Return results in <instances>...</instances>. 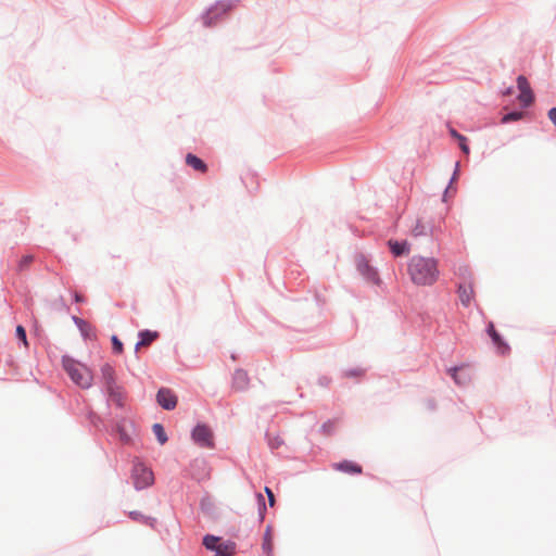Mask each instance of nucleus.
Masks as SVG:
<instances>
[{"label": "nucleus", "mask_w": 556, "mask_h": 556, "mask_svg": "<svg viewBox=\"0 0 556 556\" xmlns=\"http://www.w3.org/2000/svg\"><path fill=\"white\" fill-rule=\"evenodd\" d=\"M549 121L556 126V108H553L547 113Z\"/></svg>", "instance_id": "79ce46f5"}, {"label": "nucleus", "mask_w": 556, "mask_h": 556, "mask_svg": "<svg viewBox=\"0 0 556 556\" xmlns=\"http://www.w3.org/2000/svg\"><path fill=\"white\" fill-rule=\"evenodd\" d=\"M128 517L131 520L144 523V525L149 526L152 529H154L156 523H157L156 518L151 517V516H146V515H143L139 510H130V511H128Z\"/></svg>", "instance_id": "aec40b11"}, {"label": "nucleus", "mask_w": 556, "mask_h": 556, "mask_svg": "<svg viewBox=\"0 0 556 556\" xmlns=\"http://www.w3.org/2000/svg\"><path fill=\"white\" fill-rule=\"evenodd\" d=\"M58 302H59L61 308H63L65 311H70V307L66 304V302L62 295L59 298Z\"/></svg>", "instance_id": "37998d69"}, {"label": "nucleus", "mask_w": 556, "mask_h": 556, "mask_svg": "<svg viewBox=\"0 0 556 556\" xmlns=\"http://www.w3.org/2000/svg\"><path fill=\"white\" fill-rule=\"evenodd\" d=\"M223 541L222 536L206 533L202 539V544L207 551L215 553Z\"/></svg>", "instance_id": "5701e85b"}, {"label": "nucleus", "mask_w": 556, "mask_h": 556, "mask_svg": "<svg viewBox=\"0 0 556 556\" xmlns=\"http://www.w3.org/2000/svg\"><path fill=\"white\" fill-rule=\"evenodd\" d=\"M155 401L161 408L173 410L177 405L178 397L172 389L162 387L156 392Z\"/></svg>", "instance_id": "6e6552de"}, {"label": "nucleus", "mask_w": 556, "mask_h": 556, "mask_svg": "<svg viewBox=\"0 0 556 556\" xmlns=\"http://www.w3.org/2000/svg\"><path fill=\"white\" fill-rule=\"evenodd\" d=\"M511 93H513V88H511V87H510V88H508V89L504 92V94H507V96H509V94H511Z\"/></svg>", "instance_id": "09e8293b"}, {"label": "nucleus", "mask_w": 556, "mask_h": 556, "mask_svg": "<svg viewBox=\"0 0 556 556\" xmlns=\"http://www.w3.org/2000/svg\"><path fill=\"white\" fill-rule=\"evenodd\" d=\"M230 357H231L232 361H236L237 359V354L232 353Z\"/></svg>", "instance_id": "3c124183"}, {"label": "nucleus", "mask_w": 556, "mask_h": 556, "mask_svg": "<svg viewBox=\"0 0 556 556\" xmlns=\"http://www.w3.org/2000/svg\"><path fill=\"white\" fill-rule=\"evenodd\" d=\"M71 319L75 324L76 327L85 325V319L78 317L77 315H72Z\"/></svg>", "instance_id": "a19ab883"}, {"label": "nucleus", "mask_w": 556, "mask_h": 556, "mask_svg": "<svg viewBox=\"0 0 556 556\" xmlns=\"http://www.w3.org/2000/svg\"><path fill=\"white\" fill-rule=\"evenodd\" d=\"M457 294L462 305L468 307L473 296V288L471 285L467 287L465 283H459L457 286Z\"/></svg>", "instance_id": "6ab92c4d"}, {"label": "nucleus", "mask_w": 556, "mask_h": 556, "mask_svg": "<svg viewBox=\"0 0 556 556\" xmlns=\"http://www.w3.org/2000/svg\"><path fill=\"white\" fill-rule=\"evenodd\" d=\"M387 247L394 257H404L407 256L410 252V243L406 239H389L387 241Z\"/></svg>", "instance_id": "9d476101"}, {"label": "nucleus", "mask_w": 556, "mask_h": 556, "mask_svg": "<svg viewBox=\"0 0 556 556\" xmlns=\"http://www.w3.org/2000/svg\"><path fill=\"white\" fill-rule=\"evenodd\" d=\"M517 86L519 89V102L523 108L530 106L534 101V94L528 79L522 75L518 76Z\"/></svg>", "instance_id": "1a4fd4ad"}, {"label": "nucleus", "mask_w": 556, "mask_h": 556, "mask_svg": "<svg viewBox=\"0 0 556 556\" xmlns=\"http://www.w3.org/2000/svg\"><path fill=\"white\" fill-rule=\"evenodd\" d=\"M451 134L452 136L455 138V139H459V140H463V139H466L465 137L458 135L454 129L451 130Z\"/></svg>", "instance_id": "49530a36"}, {"label": "nucleus", "mask_w": 556, "mask_h": 556, "mask_svg": "<svg viewBox=\"0 0 556 556\" xmlns=\"http://www.w3.org/2000/svg\"><path fill=\"white\" fill-rule=\"evenodd\" d=\"M412 281L418 286H431L439 277L438 261L434 257L414 255L408 263Z\"/></svg>", "instance_id": "f257e3e1"}, {"label": "nucleus", "mask_w": 556, "mask_h": 556, "mask_svg": "<svg viewBox=\"0 0 556 556\" xmlns=\"http://www.w3.org/2000/svg\"><path fill=\"white\" fill-rule=\"evenodd\" d=\"M185 163L187 166L201 174H204L208 170L207 164L192 152H188L185 155Z\"/></svg>", "instance_id": "4468645a"}, {"label": "nucleus", "mask_w": 556, "mask_h": 556, "mask_svg": "<svg viewBox=\"0 0 556 556\" xmlns=\"http://www.w3.org/2000/svg\"><path fill=\"white\" fill-rule=\"evenodd\" d=\"M41 331H42V330H41V328H40V326H39L38 321H37V320H35V321H34V333H35V336H40V332H41Z\"/></svg>", "instance_id": "c03bdc74"}, {"label": "nucleus", "mask_w": 556, "mask_h": 556, "mask_svg": "<svg viewBox=\"0 0 556 556\" xmlns=\"http://www.w3.org/2000/svg\"><path fill=\"white\" fill-rule=\"evenodd\" d=\"M152 432L160 445H164L168 441V435L162 424L155 422L152 425Z\"/></svg>", "instance_id": "393cba45"}, {"label": "nucleus", "mask_w": 556, "mask_h": 556, "mask_svg": "<svg viewBox=\"0 0 556 556\" xmlns=\"http://www.w3.org/2000/svg\"><path fill=\"white\" fill-rule=\"evenodd\" d=\"M77 329L79 330L80 337L84 341H91L97 339L94 327L85 320L84 326H78Z\"/></svg>", "instance_id": "b1692460"}, {"label": "nucleus", "mask_w": 556, "mask_h": 556, "mask_svg": "<svg viewBox=\"0 0 556 556\" xmlns=\"http://www.w3.org/2000/svg\"><path fill=\"white\" fill-rule=\"evenodd\" d=\"M192 441L201 447H211L214 443L213 431L204 422H198L191 430Z\"/></svg>", "instance_id": "423d86ee"}, {"label": "nucleus", "mask_w": 556, "mask_h": 556, "mask_svg": "<svg viewBox=\"0 0 556 556\" xmlns=\"http://www.w3.org/2000/svg\"><path fill=\"white\" fill-rule=\"evenodd\" d=\"M33 261H34L33 255H30V254L23 255L17 263L16 270L18 273L27 270L29 268L30 264L33 263Z\"/></svg>", "instance_id": "c756f323"}, {"label": "nucleus", "mask_w": 556, "mask_h": 556, "mask_svg": "<svg viewBox=\"0 0 556 556\" xmlns=\"http://www.w3.org/2000/svg\"><path fill=\"white\" fill-rule=\"evenodd\" d=\"M264 491L266 493V495L268 496L269 494L274 493L273 490L269 488V486H265L264 488Z\"/></svg>", "instance_id": "de8ad7c7"}, {"label": "nucleus", "mask_w": 556, "mask_h": 556, "mask_svg": "<svg viewBox=\"0 0 556 556\" xmlns=\"http://www.w3.org/2000/svg\"><path fill=\"white\" fill-rule=\"evenodd\" d=\"M72 299L77 304H80V303L85 302L84 295H81L80 293H78L76 291L72 292Z\"/></svg>", "instance_id": "ea45409f"}, {"label": "nucleus", "mask_w": 556, "mask_h": 556, "mask_svg": "<svg viewBox=\"0 0 556 556\" xmlns=\"http://www.w3.org/2000/svg\"><path fill=\"white\" fill-rule=\"evenodd\" d=\"M458 173H459V162H455V167H454V172H453V175L450 179V182L447 185V187L445 188L443 194H442V201L443 202H447V193H448V190L450 188L452 187L453 182L458 178Z\"/></svg>", "instance_id": "2f4dec72"}, {"label": "nucleus", "mask_w": 556, "mask_h": 556, "mask_svg": "<svg viewBox=\"0 0 556 556\" xmlns=\"http://www.w3.org/2000/svg\"><path fill=\"white\" fill-rule=\"evenodd\" d=\"M522 115H523V113H521V112H511V113H508L505 116H503L502 122L508 123L510 121H517V119H520L522 117Z\"/></svg>", "instance_id": "e433bc0d"}, {"label": "nucleus", "mask_w": 556, "mask_h": 556, "mask_svg": "<svg viewBox=\"0 0 556 556\" xmlns=\"http://www.w3.org/2000/svg\"><path fill=\"white\" fill-rule=\"evenodd\" d=\"M365 368L356 367V368H349L343 370L342 376L345 378H361L364 377L366 374Z\"/></svg>", "instance_id": "7c9ffc66"}, {"label": "nucleus", "mask_w": 556, "mask_h": 556, "mask_svg": "<svg viewBox=\"0 0 556 556\" xmlns=\"http://www.w3.org/2000/svg\"><path fill=\"white\" fill-rule=\"evenodd\" d=\"M434 225L431 222L424 223L421 218H417L415 226L410 232L415 238L432 236L434 233Z\"/></svg>", "instance_id": "2eb2a0df"}, {"label": "nucleus", "mask_w": 556, "mask_h": 556, "mask_svg": "<svg viewBox=\"0 0 556 556\" xmlns=\"http://www.w3.org/2000/svg\"><path fill=\"white\" fill-rule=\"evenodd\" d=\"M355 266L365 280L376 286L382 285L378 268L369 264L365 254L357 253L355 255Z\"/></svg>", "instance_id": "20e7f679"}, {"label": "nucleus", "mask_w": 556, "mask_h": 556, "mask_svg": "<svg viewBox=\"0 0 556 556\" xmlns=\"http://www.w3.org/2000/svg\"><path fill=\"white\" fill-rule=\"evenodd\" d=\"M462 369V366H452L447 368L448 376L454 380L456 384H463L464 380L462 379L459 371Z\"/></svg>", "instance_id": "72a5a7b5"}, {"label": "nucleus", "mask_w": 556, "mask_h": 556, "mask_svg": "<svg viewBox=\"0 0 556 556\" xmlns=\"http://www.w3.org/2000/svg\"><path fill=\"white\" fill-rule=\"evenodd\" d=\"M100 370L104 391L118 386L116 382L115 370L109 363H104Z\"/></svg>", "instance_id": "ddd939ff"}, {"label": "nucleus", "mask_w": 556, "mask_h": 556, "mask_svg": "<svg viewBox=\"0 0 556 556\" xmlns=\"http://www.w3.org/2000/svg\"><path fill=\"white\" fill-rule=\"evenodd\" d=\"M88 417L93 427L99 429L101 426H104L102 418L96 413L91 412Z\"/></svg>", "instance_id": "c9c22d12"}, {"label": "nucleus", "mask_w": 556, "mask_h": 556, "mask_svg": "<svg viewBox=\"0 0 556 556\" xmlns=\"http://www.w3.org/2000/svg\"><path fill=\"white\" fill-rule=\"evenodd\" d=\"M227 11L226 7L224 4H217L213 8H211L207 13L203 16V23L206 27H211L215 24L216 20L222 15L225 14Z\"/></svg>", "instance_id": "f3484780"}, {"label": "nucleus", "mask_w": 556, "mask_h": 556, "mask_svg": "<svg viewBox=\"0 0 556 556\" xmlns=\"http://www.w3.org/2000/svg\"><path fill=\"white\" fill-rule=\"evenodd\" d=\"M249 376L247 370L242 368H237L232 375V387L236 390L242 391L245 390L249 386Z\"/></svg>", "instance_id": "a211bd4d"}, {"label": "nucleus", "mask_w": 556, "mask_h": 556, "mask_svg": "<svg viewBox=\"0 0 556 556\" xmlns=\"http://www.w3.org/2000/svg\"><path fill=\"white\" fill-rule=\"evenodd\" d=\"M458 142H459V149L463 152V154L468 156L470 153L469 141H458Z\"/></svg>", "instance_id": "4c0bfd02"}, {"label": "nucleus", "mask_w": 556, "mask_h": 556, "mask_svg": "<svg viewBox=\"0 0 556 556\" xmlns=\"http://www.w3.org/2000/svg\"><path fill=\"white\" fill-rule=\"evenodd\" d=\"M255 500L257 505L258 521L263 522L267 514V506L264 495L261 492L255 493Z\"/></svg>", "instance_id": "a878e982"}, {"label": "nucleus", "mask_w": 556, "mask_h": 556, "mask_svg": "<svg viewBox=\"0 0 556 556\" xmlns=\"http://www.w3.org/2000/svg\"><path fill=\"white\" fill-rule=\"evenodd\" d=\"M131 479L136 491L148 489L154 483V475L151 468L136 458L131 467Z\"/></svg>", "instance_id": "7ed1b4c3"}, {"label": "nucleus", "mask_w": 556, "mask_h": 556, "mask_svg": "<svg viewBox=\"0 0 556 556\" xmlns=\"http://www.w3.org/2000/svg\"><path fill=\"white\" fill-rule=\"evenodd\" d=\"M15 338L20 342V344H23L24 346H28V340H27V333L26 329L22 325H17L15 328Z\"/></svg>", "instance_id": "473e14b6"}, {"label": "nucleus", "mask_w": 556, "mask_h": 556, "mask_svg": "<svg viewBox=\"0 0 556 556\" xmlns=\"http://www.w3.org/2000/svg\"><path fill=\"white\" fill-rule=\"evenodd\" d=\"M336 419L326 420L319 428V432L325 435H332L336 429Z\"/></svg>", "instance_id": "c85d7f7f"}, {"label": "nucleus", "mask_w": 556, "mask_h": 556, "mask_svg": "<svg viewBox=\"0 0 556 556\" xmlns=\"http://www.w3.org/2000/svg\"><path fill=\"white\" fill-rule=\"evenodd\" d=\"M262 549L265 556H273L274 544H273V528L268 525L263 535Z\"/></svg>", "instance_id": "4be33fe9"}, {"label": "nucleus", "mask_w": 556, "mask_h": 556, "mask_svg": "<svg viewBox=\"0 0 556 556\" xmlns=\"http://www.w3.org/2000/svg\"><path fill=\"white\" fill-rule=\"evenodd\" d=\"M200 508L206 515H212L214 513L215 505L208 495H205L200 500Z\"/></svg>", "instance_id": "bb28decb"}, {"label": "nucleus", "mask_w": 556, "mask_h": 556, "mask_svg": "<svg viewBox=\"0 0 556 556\" xmlns=\"http://www.w3.org/2000/svg\"><path fill=\"white\" fill-rule=\"evenodd\" d=\"M218 547L214 556H233L237 552V543L232 540H224Z\"/></svg>", "instance_id": "412c9836"}, {"label": "nucleus", "mask_w": 556, "mask_h": 556, "mask_svg": "<svg viewBox=\"0 0 556 556\" xmlns=\"http://www.w3.org/2000/svg\"><path fill=\"white\" fill-rule=\"evenodd\" d=\"M138 341L135 345V354L138 356V350L142 345H149L160 337V332L151 329H141L138 331Z\"/></svg>", "instance_id": "f8f14e48"}, {"label": "nucleus", "mask_w": 556, "mask_h": 556, "mask_svg": "<svg viewBox=\"0 0 556 556\" xmlns=\"http://www.w3.org/2000/svg\"><path fill=\"white\" fill-rule=\"evenodd\" d=\"M111 345H112V352L114 354H122L123 351H124V344L123 342L121 341V339L118 338V336L116 334H113L111 337Z\"/></svg>", "instance_id": "f704fd0d"}, {"label": "nucleus", "mask_w": 556, "mask_h": 556, "mask_svg": "<svg viewBox=\"0 0 556 556\" xmlns=\"http://www.w3.org/2000/svg\"><path fill=\"white\" fill-rule=\"evenodd\" d=\"M62 368L77 387L88 390L92 387L93 375L91 369L73 356L65 354L61 358Z\"/></svg>", "instance_id": "f03ea898"}, {"label": "nucleus", "mask_w": 556, "mask_h": 556, "mask_svg": "<svg viewBox=\"0 0 556 556\" xmlns=\"http://www.w3.org/2000/svg\"><path fill=\"white\" fill-rule=\"evenodd\" d=\"M332 467L337 471L352 476L361 475L363 472V467L358 463L351 459H342L338 463H333Z\"/></svg>", "instance_id": "9b49d317"}, {"label": "nucleus", "mask_w": 556, "mask_h": 556, "mask_svg": "<svg viewBox=\"0 0 556 556\" xmlns=\"http://www.w3.org/2000/svg\"><path fill=\"white\" fill-rule=\"evenodd\" d=\"M104 392L108 396V399H106L108 406L110 405V402H113L116 405V407L119 409H123L125 407L124 395H123L122 388L119 386L108 389Z\"/></svg>", "instance_id": "dca6fc26"}, {"label": "nucleus", "mask_w": 556, "mask_h": 556, "mask_svg": "<svg viewBox=\"0 0 556 556\" xmlns=\"http://www.w3.org/2000/svg\"><path fill=\"white\" fill-rule=\"evenodd\" d=\"M265 438L270 450H277L285 443L279 435H271L269 432L265 433Z\"/></svg>", "instance_id": "cd10ccee"}, {"label": "nucleus", "mask_w": 556, "mask_h": 556, "mask_svg": "<svg viewBox=\"0 0 556 556\" xmlns=\"http://www.w3.org/2000/svg\"><path fill=\"white\" fill-rule=\"evenodd\" d=\"M267 498H268L269 506L273 507L275 505V502H276L275 494L274 493L269 494L267 496Z\"/></svg>", "instance_id": "a18cd8bd"}, {"label": "nucleus", "mask_w": 556, "mask_h": 556, "mask_svg": "<svg viewBox=\"0 0 556 556\" xmlns=\"http://www.w3.org/2000/svg\"><path fill=\"white\" fill-rule=\"evenodd\" d=\"M485 332L491 339L496 352L501 355H506L510 352V346L506 339L496 330L493 321H489L485 326Z\"/></svg>", "instance_id": "0eeeda50"}, {"label": "nucleus", "mask_w": 556, "mask_h": 556, "mask_svg": "<svg viewBox=\"0 0 556 556\" xmlns=\"http://www.w3.org/2000/svg\"><path fill=\"white\" fill-rule=\"evenodd\" d=\"M331 382V378L327 377V376H321L318 378V384L320 387H324V388H327Z\"/></svg>", "instance_id": "58836bf2"}, {"label": "nucleus", "mask_w": 556, "mask_h": 556, "mask_svg": "<svg viewBox=\"0 0 556 556\" xmlns=\"http://www.w3.org/2000/svg\"><path fill=\"white\" fill-rule=\"evenodd\" d=\"M429 407H430L431 409H433V408H434V403H433L432 401H429Z\"/></svg>", "instance_id": "8fccbe9b"}, {"label": "nucleus", "mask_w": 556, "mask_h": 556, "mask_svg": "<svg viewBox=\"0 0 556 556\" xmlns=\"http://www.w3.org/2000/svg\"><path fill=\"white\" fill-rule=\"evenodd\" d=\"M128 428H134V422L125 417H121L112 422L111 433L124 445H130L132 443V437Z\"/></svg>", "instance_id": "39448f33"}]
</instances>
